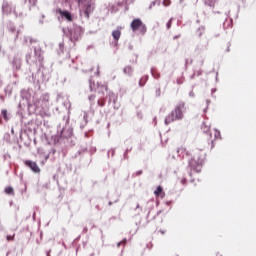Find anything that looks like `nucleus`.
Masks as SVG:
<instances>
[{
  "label": "nucleus",
  "mask_w": 256,
  "mask_h": 256,
  "mask_svg": "<svg viewBox=\"0 0 256 256\" xmlns=\"http://www.w3.org/2000/svg\"><path fill=\"white\" fill-rule=\"evenodd\" d=\"M185 113H187L185 102H178V104L175 106V109L166 116L165 125H169V123H173L174 121H182V119L185 117Z\"/></svg>",
  "instance_id": "1"
},
{
  "label": "nucleus",
  "mask_w": 256,
  "mask_h": 256,
  "mask_svg": "<svg viewBox=\"0 0 256 256\" xmlns=\"http://www.w3.org/2000/svg\"><path fill=\"white\" fill-rule=\"evenodd\" d=\"M65 37H68L72 43H77L83 36V28L77 24H73L67 28H62Z\"/></svg>",
  "instance_id": "2"
},
{
  "label": "nucleus",
  "mask_w": 256,
  "mask_h": 256,
  "mask_svg": "<svg viewBox=\"0 0 256 256\" xmlns=\"http://www.w3.org/2000/svg\"><path fill=\"white\" fill-rule=\"evenodd\" d=\"M34 56L40 63V68L37 71L35 77H38L37 81H44L45 80V67L43 66V49L41 46L34 47ZM41 77V79H39Z\"/></svg>",
  "instance_id": "3"
},
{
  "label": "nucleus",
  "mask_w": 256,
  "mask_h": 256,
  "mask_svg": "<svg viewBox=\"0 0 256 256\" xmlns=\"http://www.w3.org/2000/svg\"><path fill=\"white\" fill-rule=\"evenodd\" d=\"M49 103V94H43L39 99H34L35 109H45Z\"/></svg>",
  "instance_id": "4"
},
{
  "label": "nucleus",
  "mask_w": 256,
  "mask_h": 256,
  "mask_svg": "<svg viewBox=\"0 0 256 256\" xmlns=\"http://www.w3.org/2000/svg\"><path fill=\"white\" fill-rule=\"evenodd\" d=\"M188 167H190V169L193 171H196V173H201V167H203V159L195 160V158H192L188 162Z\"/></svg>",
  "instance_id": "5"
},
{
  "label": "nucleus",
  "mask_w": 256,
  "mask_h": 256,
  "mask_svg": "<svg viewBox=\"0 0 256 256\" xmlns=\"http://www.w3.org/2000/svg\"><path fill=\"white\" fill-rule=\"evenodd\" d=\"M26 167H29L33 173H41V168H39V165H37V162L26 160L25 161Z\"/></svg>",
  "instance_id": "6"
},
{
  "label": "nucleus",
  "mask_w": 256,
  "mask_h": 256,
  "mask_svg": "<svg viewBox=\"0 0 256 256\" xmlns=\"http://www.w3.org/2000/svg\"><path fill=\"white\" fill-rule=\"evenodd\" d=\"M20 97L26 101L27 105H28V109H31V107H33V105H31V92H29L28 90H22L20 93Z\"/></svg>",
  "instance_id": "7"
},
{
  "label": "nucleus",
  "mask_w": 256,
  "mask_h": 256,
  "mask_svg": "<svg viewBox=\"0 0 256 256\" xmlns=\"http://www.w3.org/2000/svg\"><path fill=\"white\" fill-rule=\"evenodd\" d=\"M61 139H69V137H73V128L65 127L60 132Z\"/></svg>",
  "instance_id": "8"
},
{
  "label": "nucleus",
  "mask_w": 256,
  "mask_h": 256,
  "mask_svg": "<svg viewBox=\"0 0 256 256\" xmlns=\"http://www.w3.org/2000/svg\"><path fill=\"white\" fill-rule=\"evenodd\" d=\"M57 11L66 21H73V15H71V12L61 9H58Z\"/></svg>",
  "instance_id": "9"
},
{
  "label": "nucleus",
  "mask_w": 256,
  "mask_h": 256,
  "mask_svg": "<svg viewBox=\"0 0 256 256\" xmlns=\"http://www.w3.org/2000/svg\"><path fill=\"white\" fill-rule=\"evenodd\" d=\"M112 37L114 39V46L117 47L119 45V39H121V30L119 29L113 30Z\"/></svg>",
  "instance_id": "10"
},
{
  "label": "nucleus",
  "mask_w": 256,
  "mask_h": 256,
  "mask_svg": "<svg viewBox=\"0 0 256 256\" xmlns=\"http://www.w3.org/2000/svg\"><path fill=\"white\" fill-rule=\"evenodd\" d=\"M21 65H22L21 57L15 56L12 62L13 69H15V71H19V69H21Z\"/></svg>",
  "instance_id": "11"
},
{
  "label": "nucleus",
  "mask_w": 256,
  "mask_h": 256,
  "mask_svg": "<svg viewBox=\"0 0 256 256\" xmlns=\"http://www.w3.org/2000/svg\"><path fill=\"white\" fill-rule=\"evenodd\" d=\"M143 23V21H141V19L137 18V19H134L132 22H131V29L132 31H139V27H141V24Z\"/></svg>",
  "instance_id": "12"
},
{
  "label": "nucleus",
  "mask_w": 256,
  "mask_h": 256,
  "mask_svg": "<svg viewBox=\"0 0 256 256\" xmlns=\"http://www.w3.org/2000/svg\"><path fill=\"white\" fill-rule=\"evenodd\" d=\"M91 13H93V6H91V4H87L81 15H83L86 19H89V15H91Z\"/></svg>",
  "instance_id": "13"
},
{
  "label": "nucleus",
  "mask_w": 256,
  "mask_h": 256,
  "mask_svg": "<svg viewBox=\"0 0 256 256\" xmlns=\"http://www.w3.org/2000/svg\"><path fill=\"white\" fill-rule=\"evenodd\" d=\"M117 101V95H115V93L110 92L108 95V104L111 105V103H113V105H115Z\"/></svg>",
  "instance_id": "14"
},
{
  "label": "nucleus",
  "mask_w": 256,
  "mask_h": 256,
  "mask_svg": "<svg viewBox=\"0 0 256 256\" xmlns=\"http://www.w3.org/2000/svg\"><path fill=\"white\" fill-rule=\"evenodd\" d=\"M177 154H178V157H181V155H182V157H189V152L185 149V148H179L178 150H177Z\"/></svg>",
  "instance_id": "15"
},
{
  "label": "nucleus",
  "mask_w": 256,
  "mask_h": 256,
  "mask_svg": "<svg viewBox=\"0 0 256 256\" xmlns=\"http://www.w3.org/2000/svg\"><path fill=\"white\" fill-rule=\"evenodd\" d=\"M2 11L3 13H11V6H9V3L4 2L2 5Z\"/></svg>",
  "instance_id": "16"
},
{
  "label": "nucleus",
  "mask_w": 256,
  "mask_h": 256,
  "mask_svg": "<svg viewBox=\"0 0 256 256\" xmlns=\"http://www.w3.org/2000/svg\"><path fill=\"white\" fill-rule=\"evenodd\" d=\"M147 81H149V76L148 75H145L142 78H140L139 87H145V83H147Z\"/></svg>",
  "instance_id": "17"
},
{
  "label": "nucleus",
  "mask_w": 256,
  "mask_h": 256,
  "mask_svg": "<svg viewBox=\"0 0 256 256\" xmlns=\"http://www.w3.org/2000/svg\"><path fill=\"white\" fill-rule=\"evenodd\" d=\"M97 89H98V93H102V95H105V91H107V86L99 85V83H97Z\"/></svg>",
  "instance_id": "18"
},
{
  "label": "nucleus",
  "mask_w": 256,
  "mask_h": 256,
  "mask_svg": "<svg viewBox=\"0 0 256 256\" xmlns=\"http://www.w3.org/2000/svg\"><path fill=\"white\" fill-rule=\"evenodd\" d=\"M123 72L125 73V75H129V77H131V75H133V68H131V66H126L123 69Z\"/></svg>",
  "instance_id": "19"
},
{
  "label": "nucleus",
  "mask_w": 256,
  "mask_h": 256,
  "mask_svg": "<svg viewBox=\"0 0 256 256\" xmlns=\"http://www.w3.org/2000/svg\"><path fill=\"white\" fill-rule=\"evenodd\" d=\"M89 89L90 91H97V84L92 79L89 80Z\"/></svg>",
  "instance_id": "20"
},
{
  "label": "nucleus",
  "mask_w": 256,
  "mask_h": 256,
  "mask_svg": "<svg viewBox=\"0 0 256 256\" xmlns=\"http://www.w3.org/2000/svg\"><path fill=\"white\" fill-rule=\"evenodd\" d=\"M86 151H87V148H82V149L78 150L76 152V154L74 155V159H77L79 157V155H85Z\"/></svg>",
  "instance_id": "21"
},
{
  "label": "nucleus",
  "mask_w": 256,
  "mask_h": 256,
  "mask_svg": "<svg viewBox=\"0 0 256 256\" xmlns=\"http://www.w3.org/2000/svg\"><path fill=\"white\" fill-rule=\"evenodd\" d=\"M138 30L140 31L141 35H145V33H147V26L142 23V24L139 26Z\"/></svg>",
  "instance_id": "22"
},
{
  "label": "nucleus",
  "mask_w": 256,
  "mask_h": 256,
  "mask_svg": "<svg viewBox=\"0 0 256 256\" xmlns=\"http://www.w3.org/2000/svg\"><path fill=\"white\" fill-rule=\"evenodd\" d=\"M4 92L6 93V95H8V97H11L12 93H13V87H11V85H8L5 89Z\"/></svg>",
  "instance_id": "23"
},
{
  "label": "nucleus",
  "mask_w": 256,
  "mask_h": 256,
  "mask_svg": "<svg viewBox=\"0 0 256 256\" xmlns=\"http://www.w3.org/2000/svg\"><path fill=\"white\" fill-rule=\"evenodd\" d=\"M5 193L6 195H15V190L13 189V187L9 186L5 188Z\"/></svg>",
  "instance_id": "24"
},
{
  "label": "nucleus",
  "mask_w": 256,
  "mask_h": 256,
  "mask_svg": "<svg viewBox=\"0 0 256 256\" xmlns=\"http://www.w3.org/2000/svg\"><path fill=\"white\" fill-rule=\"evenodd\" d=\"M205 5H208V7H215V3H217V0H204Z\"/></svg>",
  "instance_id": "25"
},
{
  "label": "nucleus",
  "mask_w": 256,
  "mask_h": 256,
  "mask_svg": "<svg viewBox=\"0 0 256 256\" xmlns=\"http://www.w3.org/2000/svg\"><path fill=\"white\" fill-rule=\"evenodd\" d=\"M95 98H96V96L95 95H90V96H88V100H89V103H90V107L92 108L93 107V105H95Z\"/></svg>",
  "instance_id": "26"
},
{
  "label": "nucleus",
  "mask_w": 256,
  "mask_h": 256,
  "mask_svg": "<svg viewBox=\"0 0 256 256\" xmlns=\"http://www.w3.org/2000/svg\"><path fill=\"white\" fill-rule=\"evenodd\" d=\"M151 75L154 79H159L161 77L160 73L155 72V68H151Z\"/></svg>",
  "instance_id": "27"
},
{
  "label": "nucleus",
  "mask_w": 256,
  "mask_h": 256,
  "mask_svg": "<svg viewBox=\"0 0 256 256\" xmlns=\"http://www.w3.org/2000/svg\"><path fill=\"white\" fill-rule=\"evenodd\" d=\"M198 37H201V35H203L205 33V27L204 26H200L197 31H196Z\"/></svg>",
  "instance_id": "28"
},
{
  "label": "nucleus",
  "mask_w": 256,
  "mask_h": 256,
  "mask_svg": "<svg viewBox=\"0 0 256 256\" xmlns=\"http://www.w3.org/2000/svg\"><path fill=\"white\" fill-rule=\"evenodd\" d=\"M155 5H158V6L161 5V1H159V0L152 1L149 5V9H153L155 7Z\"/></svg>",
  "instance_id": "29"
},
{
  "label": "nucleus",
  "mask_w": 256,
  "mask_h": 256,
  "mask_svg": "<svg viewBox=\"0 0 256 256\" xmlns=\"http://www.w3.org/2000/svg\"><path fill=\"white\" fill-rule=\"evenodd\" d=\"M2 117L3 119H5V121H9V116H8V112L6 109L1 111Z\"/></svg>",
  "instance_id": "30"
},
{
  "label": "nucleus",
  "mask_w": 256,
  "mask_h": 256,
  "mask_svg": "<svg viewBox=\"0 0 256 256\" xmlns=\"http://www.w3.org/2000/svg\"><path fill=\"white\" fill-rule=\"evenodd\" d=\"M134 211H136V212H137V214H136V215H141V212L143 211V208H142V207H140V205H139V204H137V205H136V208L134 209Z\"/></svg>",
  "instance_id": "31"
},
{
  "label": "nucleus",
  "mask_w": 256,
  "mask_h": 256,
  "mask_svg": "<svg viewBox=\"0 0 256 256\" xmlns=\"http://www.w3.org/2000/svg\"><path fill=\"white\" fill-rule=\"evenodd\" d=\"M7 27L11 33H15V26L11 22L8 23Z\"/></svg>",
  "instance_id": "32"
},
{
  "label": "nucleus",
  "mask_w": 256,
  "mask_h": 256,
  "mask_svg": "<svg viewBox=\"0 0 256 256\" xmlns=\"http://www.w3.org/2000/svg\"><path fill=\"white\" fill-rule=\"evenodd\" d=\"M154 193L155 195H161L163 193V188L161 186H158Z\"/></svg>",
  "instance_id": "33"
},
{
  "label": "nucleus",
  "mask_w": 256,
  "mask_h": 256,
  "mask_svg": "<svg viewBox=\"0 0 256 256\" xmlns=\"http://www.w3.org/2000/svg\"><path fill=\"white\" fill-rule=\"evenodd\" d=\"M83 119L85 125H87V123H89V114L87 112H84Z\"/></svg>",
  "instance_id": "34"
},
{
  "label": "nucleus",
  "mask_w": 256,
  "mask_h": 256,
  "mask_svg": "<svg viewBox=\"0 0 256 256\" xmlns=\"http://www.w3.org/2000/svg\"><path fill=\"white\" fill-rule=\"evenodd\" d=\"M202 131H203V133H209V126H207V125H205V123H203Z\"/></svg>",
  "instance_id": "35"
},
{
  "label": "nucleus",
  "mask_w": 256,
  "mask_h": 256,
  "mask_svg": "<svg viewBox=\"0 0 256 256\" xmlns=\"http://www.w3.org/2000/svg\"><path fill=\"white\" fill-rule=\"evenodd\" d=\"M97 105H98V107H105V99L98 100Z\"/></svg>",
  "instance_id": "36"
},
{
  "label": "nucleus",
  "mask_w": 256,
  "mask_h": 256,
  "mask_svg": "<svg viewBox=\"0 0 256 256\" xmlns=\"http://www.w3.org/2000/svg\"><path fill=\"white\" fill-rule=\"evenodd\" d=\"M131 151V148L129 149H126L125 150V152H124V155H123V157H124V159H129V152Z\"/></svg>",
  "instance_id": "37"
},
{
  "label": "nucleus",
  "mask_w": 256,
  "mask_h": 256,
  "mask_svg": "<svg viewBox=\"0 0 256 256\" xmlns=\"http://www.w3.org/2000/svg\"><path fill=\"white\" fill-rule=\"evenodd\" d=\"M215 131H216L214 134L215 139H221V132L218 130H215Z\"/></svg>",
  "instance_id": "38"
},
{
  "label": "nucleus",
  "mask_w": 256,
  "mask_h": 256,
  "mask_svg": "<svg viewBox=\"0 0 256 256\" xmlns=\"http://www.w3.org/2000/svg\"><path fill=\"white\" fill-rule=\"evenodd\" d=\"M127 239H124L123 241L118 242L117 247H121V245H126Z\"/></svg>",
  "instance_id": "39"
},
{
  "label": "nucleus",
  "mask_w": 256,
  "mask_h": 256,
  "mask_svg": "<svg viewBox=\"0 0 256 256\" xmlns=\"http://www.w3.org/2000/svg\"><path fill=\"white\" fill-rule=\"evenodd\" d=\"M163 5H164L165 7H169V5H171V1H170V0H164V1H163Z\"/></svg>",
  "instance_id": "40"
},
{
  "label": "nucleus",
  "mask_w": 256,
  "mask_h": 256,
  "mask_svg": "<svg viewBox=\"0 0 256 256\" xmlns=\"http://www.w3.org/2000/svg\"><path fill=\"white\" fill-rule=\"evenodd\" d=\"M172 21H173V18H171V19L167 22V24H166L167 29H171Z\"/></svg>",
  "instance_id": "41"
},
{
  "label": "nucleus",
  "mask_w": 256,
  "mask_h": 256,
  "mask_svg": "<svg viewBox=\"0 0 256 256\" xmlns=\"http://www.w3.org/2000/svg\"><path fill=\"white\" fill-rule=\"evenodd\" d=\"M29 39L30 43H37V40H34L33 38L26 37L24 41H27Z\"/></svg>",
  "instance_id": "42"
},
{
  "label": "nucleus",
  "mask_w": 256,
  "mask_h": 256,
  "mask_svg": "<svg viewBox=\"0 0 256 256\" xmlns=\"http://www.w3.org/2000/svg\"><path fill=\"white\" fill-rule=\"evenodd\" d=\"M211 104V100H206L207 107L204 109V113L207 112V109H209V105Z\"/></svg>",
  "instance_id": "43"
},
{
  "label": "nucleus",
  "mask_w": 256,
  "mask_h": 256,
  "mask_svg": "<svg viewBox=\"0 0 256 256\" xmlns=\"http://www.w3.org/2000/svg\"><path fill=\"white\" fill-rule=\"evenodd\" d=\"M25 59H26V63H29V61L31 60V53L26 54Z\"/></svg>",
  "instance_id": "44"
},
{
  "label": "nucleus",
  "mask_w": 256,
  "mask_h": 256,
  "mask_svg": "<svg viewBox=\"0 0 256 256\" xmlns=\"http://www.w3.org/2000/svg\"><path fill=\"white\" fill-rule=\"evenodd\" d=\"M156 97H161V88L156 90Z\"/></svg>",
  "instance_id": "45"
},
{
  "label": "nucleus",
  "mask_w": 256,
  "mask_h": 256,
  "mask_svg": "<svg viewBox=\"0 0 256 256\" xmlns=\"http://www.w3.org/2000/svg\"><path fill=\"white\" fill-rule=\"evenodd\" d=\"M15 239V235L11 236V235H8L7 236V241H13Z\"/></svg>",
  "instance_id": "46"
},
{
  "label": "nucleus",
  "mask_w": 256,
  "mask_h": 256,
  "mask_svg": "<svg viewBox=\"0 0 256 256\" xmlns=\"http://www.w3.org/2000/svg\"><path fill=\"white\" fill-rule=\"evenodd\" d=\"M161 215V210H159L156 215L152 218L153 221H155V219H157V216Z\"/></svg>",
  "instance_id": "47"
},
{
  "label": "nucleus",
  "mask_w": 256,
  "mask_h": 256,
  "mask_svg": "<svg viewBox=\"0 0 256 256\" xmlns=\"http://www.w3.org/2000/svg\"><path fill=\"white\" fill-rule=\"evenodd\" d=\"M135 175H136L137 177H139V175H143V170L137 171V172L135 173Z\"/></svg>",
  "instance_id": "48"
},
{
  "label": "nucleus",
  "mask_w": 256,
  "mask_h": 256,
  "mask_svg": "<svg viewBox=\"0 0 256 256\" xmlns=\"http://www.w3.org/2000/svg\"><path fill=\"white\" fill-rule=\"evenodd\" d=\"M30 5H36L37 4V0H29Z\"/></svg>",
  "instance_id": "49"
},
{
  "label": "nucleus",
  "mask_w": 256,
  "mask_h": 256,
  "mask_svg": "<svg viewBox=\"0 0 256 256\" xmlns=\"http://www.w3.org/2000/svg\"><path fill=\"white\" fill-rule=\"evenodd\" d=\"M109 153H111V155H112V157L115 155V149H111V150H109L108 151V155H109Z\"/></svg>",
  "instance_id": "50"
},
{
  "label": "nucleus",
  "mask_w": 256,
  "mask_h": 256,
  "mask_svg": "<svg viewBox=\"0 0 256 256\" xmlns=\"http://www.w3.org/2000/svg\"><path fill=\"white\" fill-rule=\"evenodd\" d=\"M181 184H182V185H187V179H186V178H183V179L181 180Z\"/></svg>",
  "instance_id": "51"
},
{
  "label": "nucleus",
  "mask_w": 256,
  "mask_h": 256,
  "mask_svg": "<svg viewBox=\"0 0 256 256\" xmlns=\"http://www.w3.org/2000/svg\"><path fill=\"white\" fill-rule=\"evenodd\" d=\"M189 97L195 98V92L190 91V92H189Z\"/></svg>",
  "instance_id": "52"
},
{
  "label": "nucleus",
  "mask_w": 256,
  "mask_h": 256,
  "mask_svg": "<svg viewBox=\"0 0 256 256\" xmlns=\"http://www.w3.org/2000/svg\"><path fill=\"white\" fill-rule=\"evenodd\" d=\"M87 126V124H85V122L80 124V129H85V127Z\"/></svg>",
  "instance_id": "53"
},
{
  "label": "nucleus",
  "mask_w": 256,
  "mask_h": 256,
  "mask_svg": "<svg viewBox=\"0 0 256 256\" xmlns=\"http://www.w3.org/2000/svg\"><path fill=\"white\" fill-rule=\"evenodd\" d=\"M64 105H66V107H71V103L69 101L64 102Z\"/></svg>",
  "instance_id": "54"
},
{
  "label": "nucleus",
  "mask_w": 256,
  "mask_h": 256,
  "mask_svg": "<svg viewBox=\"0 0 256 256\" xmlns=\"http://www.w3.org/2000/svg\"><path fill=\"white\" fill-rule=\"evenodd\" d=\"M227 45H228V48H227V50H226V51L229 53V51H230L229 47H231V42H228V44H227Z\"/></svg>",
  "instance_id": "55"
},
{
  "label": "nucleus",
  "mask_w": 256,
  "mask_h": 256,
  "mask_svg": "<svg viewBox=\"0 0 256 256\" xmlns=\"http://www.w3.org/2000/svg\"><path fill=\"white\" fill-rule=\"evenodd\" d=\"M149 215H151V210L148 211L146 219H149Z\"/></svg>",
  "instance_id": "56"
},
{
  "label": "nucleus",
  "mask_w": 256,
  "mask_h": 256,
  "mask_svg": "<svg viewBox=\"0 0 256 256\" xmlns=\"http://www.w3.org/2000/svg\"><path fill=\"white\" fill-rule=\"evenodd\" d=\"M46 256H51V250L46 252Z\"/></svg>",
  "instance_id": "57"
},
{
  "label": "nucleus",
  "mask_w": 256,
  "mask_h": 256,
  "mask_svg": "<svg viewBox=\"0 0 256 256\" xmlns=\"http://www.w3.org/2000/svg\"><path fill=\"white\" fill-rule=\"evenodd\" d=\"M59 47H60L61 51H63V43H60Z\"/></svg>",
  "instance_id": "58"
},
{
  "label": "nucleus",
  "mask_w": 256,
  "mask_h": 256,
  "mask_svg": "<svg viewBox=\"0 0 256 256\" xmlns=\"http://www.w3.org/2000/svg\"><path fill=\"white\" fill-rule=\"evenodd\" d=\"M215 91H217V89L213 88L212 89V95H213V93H215Z\"/></svg>",
  "instance_id": "59"
},
{
  "label": "nucleus",
  "mask_w": 256,
  "mask_h": 256,
  "mask_svg": "<svg viewBox=\"0 0 256 256\" xmlns=\"http://www.w3.org/2000/svg\"><path fill=\"white\" fill-rule=\"evenodd\" d=\"M40 25H43V20H39Z\"/></svg>",
  "instance_id": "60"
},
{
  "label": "nucleus",
  "mask_w": 256,
  "mask_h": 256,
  "mask_svg": "<svg viewBox=\"0 0 256 256\" xmlns=\"http://www.w3.org/2000/svg\"><path fill=\"white\" fill-rule=\"evenodd\" d=\"M11 133H12V134H14V133H15V130H14L13 128L11 129Z\"/></svg>",
  "instance_id": "61"
},
{
  "label": "nucleus",
  "mask_w": 256,
  "mask_h": 256,
  "mask_svg": "<svg viewBox=\"0 0 256 256\" xmlns=\"http://www.w3.org/2000/svg\"><path fill=\"white\" fill-rule=\"evenodd\" d=\"M33 220L35 221V212L33 213Z\"/></svg>",
  "instance_id": "62"
},
{
  "label": "nucleus",
  "mask_w": 256,
  "mask_h": 256,
  "mask_svg": "<svg viewBox=\"0 0 256 256\" xmlns=\"http://www.w3.org/2000/svg\"><path fill=\"white\" fill-rule=\"evenodd\" d=\"M108 205H113V202H112V201H110V202L108 203Z\"/></svg>",
  "instance_id": "63"
},
{
  "label": "nucleus",
  "mask_w": 256,
  "mask_h": 256,
  "mask_svg": "<svg viewBox=\"0 0 256 256\" xmlns=\"http://www.w3.org/2000/svg\"><path fill=\"white\" fill-rule=\"evenodd\" d=\"M89 256H95V253H91Z\"/></svg>",
  "instance_id": "64"
}]
</instances>
